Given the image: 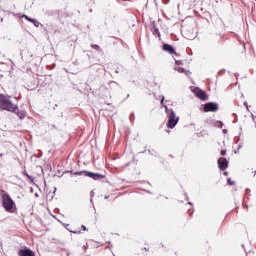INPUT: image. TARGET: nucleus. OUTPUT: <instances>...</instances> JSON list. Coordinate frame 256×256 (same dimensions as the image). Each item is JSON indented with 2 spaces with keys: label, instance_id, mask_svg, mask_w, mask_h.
Here are the masks:
<instances>
[{
  "label": "nucleus",
  "instance_id": "1",
  "mask_svg": "<svg viewBox=\"0 0 256 256\" xmlns=\"http://www.w3.org/2000/svg\"><path fill=\"white\" fill-rule=\"evenodd\" d=\"M0 111L17 113V111H19V106L11 101V96L0 94Z\"/></svg>",
  "mask_w": 256,
  "mask_h": 256
},
{
  "label": "nucleus",
  "instance_id": "2",
  "mask_svg": "<svg viewBox=\"0 0 256 256\" xmlns=\"http://www.w3.org/2000/svg\"><path fill=\"white\" fill-rule=\"evenodd\" d=\"M2 207L7 211V213H15L17 211V205L11 196L7 193L2 195Z\"/></svg>",
  "mask_w": 256,
  "mask_h": 256
},
{
  "label": "nucleus",
  "instance_id": "3",
  "mask_svg": "<svg viewBox=\"0 0 256 256\" xmlns=\"http://www.w3.org/2000/svg\"><path fill=\"white\" fill-rule=\"evenodd\" d=\"M74 175H85V177H90V179H94V181H99V179H105V175L103 174L93 173L85 170L75 172Z\"/></svg>",
  "mask_w": 256,
  "mask_h": 256
},
{
  "label": "nucleus",
  "instance_id": "4",
  "mask_svg": "<svg viewBox=\"0 0 256 256\" xmlns=\"http://www.w3.org/2000/svg\"><path fill=\"white\" fill-rule=\"evenodd\" d=\"M177 123H179V117H177V115L175 114V111L170 110L168 123H167L168 129H175V125H177Z\"/></svg>",
  "mask_w": 256,
  "mask_h": 256
},
{
  "label": "nucleus",
  "instance_id": "5",
  "mask_svg": "<svg viewBox=\"0 0 256 256\" xmlns=\"http://www.w3.org/2000/svg\"><path fill=\"white\" fill-rule=\"evenodd\" d=\"M216 111H219V106L217 105V103L208 102L204 105L205 113H215Z\"/></svg>",
  "mask_w": 256,
  "mask_h": 256
},
{
  "label": "nucleus",
  "instance_id": "6",
  "mask_svg": "<svg viewBox=\"0 0 256 256\" xmlns=\"http://www.w3.org/2000/svg\"><path fill=\"white\" fill-rule=\"evenodd\" d=\"M194 95L200 99V101H207L209 99V95H207V92L199 89V88H196L194 90Z\"/></svg>",
  "mask_w": 256,
  "mask_h": 256
},
{
  "label": "nucleus",
  "instance_id": "7",
  "mask_svg": "<svg viewBox=\"0 0 256 256\" xmlns=\"http://www.w3.org/2000/svg\"><path fill=\"white\" fill-rule=\"evenodd\" d=\"M218 167L220 171H225L227 167H229V161H227V158H219L218 159Z\"/></svg>",
  "mask_w": 256,
  "mask_h": 256
},
{
  "label": "nucleus",
  "instance_id": "8",
  "mask_svg": "<svg viewBox=\"0 0 256 256\" xmlns=\"http://www.w3.org/2000/svg\"><path fill=\"white\" fill-rule=\"evenodd\" d=\"M19 256H35V252L29 248L21 249L18 251Z\"/></svg>",
  "mask_w": 256,
  "mask_h": 256
},
{
  "label": "nucleus",
  "instance_id": "9",
  "mask_svg": "<svg viewBox=\"0 0 256 256\" xmlns=\"http://www.w3.org/2000/svg\"><path fill=\"white\" fill-rule=\"evenodd\" d=\"M162 49L166 51V53H169V55H175V48L169 44H163Z\"/></svg>",
  "mask_w": 256,
  "mask_h": 256
},
{
  "label": "nucleus",
  "instance_id": "10",
  "mask_svg": "<svg viewBox=\"0 0 256 256\" xmlns=\"http://www.w3.org/2000/svg\"><path fill=\"white\" fill-rule=\"evenodd\" d=\"M17 117H19V119H25V112L24 111L17 112Z\"/></svg>",
  "mask_w": 256,
  "mask_h": 256
},
{
  "label": "nucleus",
  "instance_id": "11",
  "mask_svg": "<svg viewBox=\"0 0 256 256\" xmlns=\"http://www.w3.org/2000/svg\"><path fill=\"white\" fill-rule=\"evenodd\" d=\"M175 71H178V73H185V69L181 66H176Z\"/></svg>",
  "mask_w": 256,
  "mask_h": 256
},
{
  "label": "nucleus",
  "instance_id": "12",
  "mask_svg": "<svg viewBox=\"0 0 256 256\" xmlns=\"http://www.w3.org/2000/svg\"><path fill=\"white\" fill-rule=\"evenodd\" d=\"M91 47H92V49H95L96 51H101V47L97 44H92Z\"/></svg>",
  "mask_w": 256,
  "mask_h": 256
},
{
  "label": "nucleus",
  "instance_id": "13",
  "mask_svg": "<svg viewBox=\"0 0 256 256\" xmlns=\"http://www.w3.org/2000/svg\"><path fill=\"white\" fill-rule=\"evenodd\" d=\"M32 23L35 27H39V21L37 19L32 20Z\"/></svg>",
  "mask_w": 256,
  "mask_h": 256
},
{
  "label": "nucleus",
  "instance_id": "14",
  "mask_svg": "<svg viewBox=\"0 0 256 256\" xmlns=\"http://www.w3.org/2000/svg\"><path fill=\"white\" fill-rule=\"evenodd\" d=\"M220 155H222L223 157H225V155H227V150H221Z\"/></svg>",
  "mask_w": 256,
  "mask_h": 256
},
{
  "label": "nucleus",
  "instance_id": "15",
  "mask_svg": "<svg viewBox=\"0 0 256 256\" xmlns=\"http://www.w3.org/2000/svg\"><path fill=\"white\" fill-rule=\"evenodd\" d=\"M24 175L30 180V181H33V176H29V174L25 173L24 172Z\"/></svg>",
  "mask_w": 256,
  "mask_h": 256
},
{
  "label": "nucleus",
  "instance_id": "16",
  "mask_svg": "<svg viewBox=\"0 0 256 256\" xmlns=\"http://www.w3.org/2000/svg\"><path fill=\"white\" fill-rule=\"evenodd\" d=\"M228 185H235V182L234 181H231V178H228Z\"/></svg>",
  "mask_w": 256,
  "mask_h": 256
},
{
  "label": "nucleus",
  "instance_id": "17",
  "mask_svg": "<svg viewBox=\"0 0 256 256\" xmlns=\"http://www.w3.org/2000/svg\"><path fill=\"white\" fill-rule=\"evenodd\" d=\"M24 19H26V21H31V18L29 17V16H27V15H23L22 16Z\"/></svg>",
  "mask_w": 256,
  "mask_h": 256
},
{
  "label": "nucleus",
  "instance_id": "18",
  "mask_svg": "<svg viewBox=\"0 0 256 256\" xmlns=\"http://www.w3.org/2000/svg\"><path fill=\"white\" fill-rule=\"evenodd\" d=\"M71 233H74L75 235L81 233V230H74V231H71Z\"/></svg>",
  "mask_w": 256,
  "mask_h": 256
},
{
  "label": "nucleus",
  "instance_id": "19",
  "mask_svg": "<svg viewBox=\"0 0 256 256\" xmlns=\"http://www.w3.org/2000/svg\"><path fill=\"white\" fill-rule=\"evenodd\" d=\"M83 231H87V227L85 225H82Z\"/></svg>",
  "mask_w": 256,
  "mask_h": 256
},
{
  "label": "nucleus",
  "instance_id": "20",
  "mask_svg": "<svg viewBox=\"0 0 256 256\" xmlns=\"http://www.w3.org/2000/svg\"><path fill=\"white\" fill-rule=\"evenodd\" d=\"M164 101H165V97H162V99H161V105H163Z\"/></svg>",
  "mask_w": 256,
  "mask_h": 256
},
{
  "label": "nucleus",
  "instance_id": "21",
  "mask_svg": "<svg viewBox=\"0 0 256 256\" xmlns=\"http://www.w3.org/2000/svg\"><path fill=\"white\" fill-rule=\"evenodd\" d=\"M166 109V112L169 113V108H167V105H163Z\"/></svg>",
  "mask_w": 256,
  "mask_h": 256
},
{
  "label": "nucleus",
  "instance_id": "22",
  "mask_svg": "<svg viewBox=\"0 0 256 256\" xmlns=\"http://www.w3.org/2000/svg\"><path fill=\"white\" fill-rule=\"evenodd\" d=\"M35 21V18H30V23H33Z\"/></svg>",
  "mask_w": 256,
  "mask_h": 256
},
{
  "label": "nucleus",
  "instance_id": "23",
  "mask_svg": "<svg viewBox=\"0 0 256 256\" xmlns=\"http://www.w3.org/2000/svg\"><path fill=\"white\" fill-rule=\"evenodd\" d=\"M219 125H220V127H223V123L222 122H219Z\"/></svg>",
  "mask_w": 256,
  "mask_h": 256
},
{
  "label": "nucleus",
  "instance_id": "24",
  "mask_svg": "<svg viewBox=\"0 0 256 256\" xmlns=\"http://www.w3.org/2000/svg\"><path fill=\"white\" fill-rule=\"evenodd\" d=\"M223 174H224V175H228V173H227V172H224Z\"/></svg>",
  "mask_w": 256,
  "mask_h": 256
},
{
  "label": "nucleus",
  "instance_id": "25",
  "mask_svg": "<svg viewBox=\"0 0 256 256\" xmlns=\"http://www.w3.org/2000/svg\"><path fill=\"white\" fill-rule=\"evenodd\" d=\"M176 64L179 65V61H176Z\"/></svg>",
  "mask_w": 256,
  "mask_h": 256
}]
</instances>
